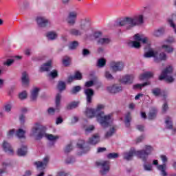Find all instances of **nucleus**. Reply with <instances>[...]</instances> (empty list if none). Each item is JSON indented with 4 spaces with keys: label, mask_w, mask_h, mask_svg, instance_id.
<instances>
[{
    "label": "nucleus",
    "mask_w": 176,
    "mask_h": 176,
    "mask_svg": "<svg viewBox=\"0 0 176 176\" xmlns=\"http://www.w3.org/2000/svg\"><path fill=\"white\" fill-rule=\"evenodd\" d=\"M144 14H136L132 16H125L117 22V25L124 27L126 31L133 30L134 27H140L144 24Z\"/></svg>",
    "instance_id": "f257e3e1"
},
{
    "label": "nucleus",
    "mask_w": 176,
    "mask_h": 176,
    "mask_svg": "<svg viewBox=\"0 0 176 176\" xmlns=\"http://www.w3.org/2000/svg\"><path fill=\"white\" fill-rule=\"evenodd\" d=\"M153 151V148L151 146H146L145 149L140 150V151H135V150H131L129 152L124 153L123 154V158L124 160H133V157L134 155L135 156H138L139 159H141L143 162H146L148 160V157L149 155L152 153V151Z\"/></svg>",
    "instance_id": "f03ea898"
},
{
    "label": "nucleus",
    "mask_w": 176,
    "mask_h": 176,
    "mask_svg": "<svg viewBox=\"0 0 176 176\" xmlns=\"http://www.w3.org/2000/svg\"><path fill=\"white\" fill-rule=\"evenodd\" d=\"M104 108H105L104 104H98L96 109H95V112H96L97 120L100 124H101L102 127H108L109 123L112 122V115L109 114L104 116V112L101 111Z\"/></svg>",
    "instance_id": "7ed1b4c3"
},
{
    "label": "nucleus",
    "mask_w": 176,
    "mask_h": 176,
    "mask_svg": "<svg viewBox=\"0 0 176 176\" xmlns=\"http://www.w3.org/2000/svg\"><path fill=\"white\" fill-rule=\"evenodd\" d=\"M46 135V126L39 122H36L32 126L30 136L32 137L36 141L42 140Z\"/></svg>",
    "instance_id": "20e7f679"
},
{
    "label": "nucleus",
    "mask_w": 176,
    "mask_h": 176,
    "mask_svg": "<svg viewBox=\"0 0 176 176\" xmlns=\"http://www.w3.org/2000/svg\"><path fill=\"white\" fill-rule=\"evenodd\" d=\"M89 28H90V19L85 18L81 19L80 29L73 28L69 30V34L72 35V36H80L81 35H83L85 31H87Z\"/></svg>",
    "instance_id": "39448f33"
},
{
    "label": "nucleus",
    "mask_w": 176,
    "mask_h": 176,
    "mask_svg": "<svg viewBox=\"0 0 176 176\" xmlns=\"http://www.w3.org/2000/svg\"><path fill=\"white\" fill-rule=\"evenodd\" d=\"M174 71V69L173 68V66L168 65L167 66L161 73V75L159 76L160 80H163L165 79L166 82L168 83H173L174 82L175 79L171 74H173V72Z\"/></svg>",
    "instance_id": "423d86ee"
},
{
    "label": "nucleus",
    "mask_w": 176,
    "mask_h": 176,
    "mask_svg": "<svg viewBox=\"0 0 176 176\" xmlns=\"http://www.w3.org/2000/svg\"><path fill=\"white\" fill-rule=\"evenodd\" d=\"M96 164L98 167H100V175H107V174L109 173V170L111 168V166H110L111 162L109 161L96 162Z\"/></svg>",
    "instance_id": "0eeeda50"
},
{
    "label": "nucleus",
    "mask_w": 176,
    "mask_h": 176,
    "mask_svg": "<svg viewBox=\"0 0 176 176\" xmlns=\"http://www.w3.org/2000/svg\"><path fill=\"white\" fill-rule=\"evenodd\" d=\"M124 68V63L122 61H111L110 63V69L113 74L122 72Z\"/></svg>",
    "instance_id": "6e6552de"
},
{
    "label": "nucleus",
    "mask_w": 176,
    "mask_h": 176,
    "mask_svg": "<svg viewBox=\"0 0 176 176\" xmlns=\"http://www.w3.org/2000/svg\"><path fill=\"white\" fill-rule=\"evenodd\" d=\"M161 160L163 162V164L162 165H158L157 166V170H159V171L161 172V175L162 176H167V172L166 171V170H167V165L166 164V163L168 162V159L167 158V156L166 155H161Z\"/></svg>",
    "instance_id": "1a4fd4ad"
},
{
    "label": "nucleus",
    "mask_w": 176,
    "mask_h": 176,
    "mask_svg": "<svg viewBox=\"0 0 176 176\" xmlns=\"http://www.w3.org/2000/svg\"><path fill=\"white\" fill-rule=\"evenodd\" d=\"M76 19H78V12L71 11L68 13L66 21L69 25L76 24Z\"/></svg>",
    "instance_id": "9d476101"
},
{
    "label": "nucleus",
    "mask_w": 176,
    "mask_h": 176,
    "mask_svg": "<svg viewBox=\"0 0 176 176\" xmlns=\"http://www.w3.org/2000/svg\"><path fill=\"white\" fill-rule=\"evenodd\" d=\"M107 90L109 93L111 94H118V93H120L123 91V87L119 84H114L111 86H109L107 87Z\"/></svg>",
    "instance_id": "9b49d317"
},
{
    "label": "nucleus",
    "mask_w": 176,
    "mask_h": 176,
    "mask_svg": "<svg viewBox=\"0 0 176 176\" xmlns=\"http://www.w3.org/2000/svg\"><path fill=\"white\" fill-rule=\"evenodd\" d=\"M133 39H135V41L142 42L144 45H148V46L151 45L149 38L144 34H136L134 35Z\"/></svg>",
    "instance_id": "f8f14e48"
},
{
    "label": "nucleus",
    "mask_w": 176,
    "mask_h": 176,
    "mask_svg": "<svg viewBox=\"0 0 176 176\" xmlns=\"http://www.w3.org/2000/svg\"><path fill=\"white\" fill-rule=\"evenodd\" d=\"M50 160V156H46L43 158V162L38 161L34 162V166H36V168H41V170H45L49 164V161Z\"/></svg>",
    "instance_id": "ddd939ff"
},
{
    "label": "nucleus",
    "mask_w": 176,
    "mask_h": 176,
    "mask_svg": "<svg viewBox=\"0 0 176 176\" xmlns=\"http://www.w3.org/2000/svg\"><path fill=\"white\" fill-rule=\"evenodd\" d=\"M84 94L86 96L87 104H91L93 102V97H94V90L87 88L84 90Z\"/></svg>",
    "instance_id": "4468645a"
},
{
    "label": "nucleus",
    "mask_w": 176,
    "mask_h": 176,
    "mask_svg": "<svg viewBox=\"0 0 176 176\" xmlns=\"http://www.w3.org/2000/svg\"><path fill=\"white\" fill-rule=\"evenodd\" d=\"M36 23L38 25V27L41 28H45V27H47L50 24V21L49 19H47L45 17L38 16L36 19Z\"/></svg>",
    "instance_id": "2eb2a0df"
},
{
    "label": "nucleus",
    "mask_w": 176,
    "mask_h": 176,
    "mask_svg": "<svg viewBox=\"0 0 176 176\" xmlns=\"http://www.w3.org/2000/svg\"><path fill=\"white\" fill-rule=\"evenodd\" d=\"M167 60V54L164 52L157 53L156 51L154 61L155 63H161V61H166Z\"/></svg>",
    "instance_id": "dca6fc26"
},
{
    "label": "nucleus",
    "mask_w": 176,
    "mask_h": 176,
    "mask_svg": "<svg viewBox=\"0 0 176 176\" xmlns=\"http://www.w3.org/2000/svg\"><path fill=\"white\" fill-rule=\"evenodd\" d=\"M2 146L3 148V151H5V152L8 153V155H13L14 151H13V148L12 147V146L9 142L4 141L3 142Z\"/></svg>",
    "instance_id": "f3484780"
},
{
    "label": "nucleus",
    "mask_w": 176,
    "mask_h": 176,
    "mask_svg": "<svg viewBox=\"0 0 176 176\" xmlns=\"http://www.w3.org/2000/svg\"><path fill=\"white\" fill-rule=\"evenodd\" d=\"M133 80H134V76L126 75L122 76L121 79V83H124V85H131Z\"/></svg>",
    "instance_id": "a211bd4d"
},
{
    "label": "nucleus",
    "mask_w": 176,
    "mask_h": 176,
    "mask_svg": "<svg viewBox=\"0 0 176 176\" xmlns=\"http://www.w3.org/2000/svg\"><path fill=\"white\" fill-rule=\"evenodd\" d=\"M100 142V135L98 133L94 134L92 137L88 140V144L91 145H97Z\"/></svg>",
    "instance_id": "6ab92c4d"
},
{
    "label": "nucleus",
    "mask_w": 176,
    "mask_h": 176,
    "mask_svg": "<svg viewBox=\"0 0 176 176\" xmlns=\"http://www.w3.org/2000/svg\"><path fill=\"white\" fill-rule=\"evenodd\" d=\"M85 115L87 118L91 119L96 116L97 119V113L96 112V109L91 108H87L86 111H85Z\"/></svg>",
    "instance_id": "aec40b11"
},
{
    "label": "nucleus",
    "mask_w": 176,
    "mask_h": 176,
    "mask_svg": "<svg viewBox=\"0 0 176 176\" xmlns=\"http://www.w3.org/2000/svg\"><path fill=\"white\" fill-rule=\"evenodd\" d=\"M165 31H166V29H164V28H160L157 30H155L152 32V35H153V36H155V38H159V37L162 36V35H163V34H164Z\"/></svg>",
    "instance_id": "412c9836"
},
{
    "label": "nucleus",
    "mask_w": 176,
    "mask_h": 176,
    "mask_svg": "<svg viewBox=\"0 0 176 176\" xmlns=\"http://www.w3.org/2000/svg\"><path fill=\"white\" fill-rule=\"evenodd\" d=\"M22 85L24 86H28L30 83V77L28 76V73L27 72H23L21 76Z\"/></svg>",
    "instance_id": "4be33fe9"
},
{
    "label": "nucleus",
    "mask_w": 176,
    "mask_h": 176,
    "mask_svg": "<svg viewBox=\"0 0 176 176\" xmlns=\"http://www.w3.org/2000/svg\"><path fill=\"white\" fill-rule=\"evenodd\" d=\"M109 43H111V38L108 37L100 38L97 40V44L101 45L102 46L109 45Z\"/></svg>",
    "instance_id": "5701e85b"
},
{
    "label": "nucleus",
    "mask_w": 176,
    "mask_h": 176,
    "mask_svg": "<svg viewBox=\"0 0 176 176\" xmlns=\"http://www.w3.org/2000/svg\"><path fill=\"white\" fill-rule=\"evenodd\" d=\"M153 72H146L144 74H141L139 76L140 80H144V79H151V78H153Z\"/></svg>",
    "instance_id": "b1692460"
},
{
    "label": "nucleus",
    "mask_w": 176,
    "mask_h": 176,
    "mask_svg": "<svg viewBox=\"0 0 176 176\" xmlns=\"http://www.w3.org/2000/svg\"><path fill=\"white\" fill-rule=\"evenodd\" d=\"M52 68V60H49L40 67V72L50 71Z\"/></svg>",
    "instance_id": "393cba45"
},
{
    "label": "nucleus",
    "mask_w": 176,
    "mask_h": 176,
    "mask_svg": "<svg viewBox=\"0 0 176 176\" xmlns=\"http://www.w3.org/2000/svg\"><path fill=\"white\" fill-rule=\"evenodd\" d=\"M153 96H155V97H159V96H163L164 98H166V97H167V94H163L162 92V89H160V88H153L151 90Z\"/></svg>",
    "instance_id": "a878e982"
},
{
    "label": "nucleus",
    "mask_w": 176,
    "mask_h": 176,
    "mask_svg": "<svg viewBox=\"0 0 176 176\" xmlns=\"http://www.w3.org/2000/svg\"><path fill=\"white\" fill-rule=\"evenodd\" d=\"M157 114V110L156 108L153 107L148 112V119L149 120H153V119L156 118V115Z\"/></svg>",
    "instance_id": "bb28decb"
},
{
    "label": "nucleus",
    "mask_w": 176,
    "mask_h": 176,
    "mask_svg": "<svg viewBox=\"0 0 176 176\" xmlns=\"http://www.w3.org/2000/svg\"><path fill=\"white\" fill-rule=\"evenodd\" d=\"M144 57L146 58H151V57H153L155 60V57L156 56V51L153 50L152 48H149L148 51L144 53Z\"/></svg>",
    "instance_id": "cd10ccee"
},
{
    "label": "nucleus",
    "mask_w": 176,
    "mask_h": 176,
    "mask_svg": "<svg viewBox=\"0 0 176 176\" xmlns=\"http://www.w3.org/2000/svg\"><path fill=\"white\" fill-rule=\"evenodd\" d=\"M39 93V88H34L31 92V100L35 101L38 98V94Z\"/></svg>",
    "instance_id": "c85d7f7f"
},
{
    "label": "nucleus",
    "mask_w": 176,
    "mask_h": 176,
    "mask_svg": "<svg viewBox=\"0 0 176 176\" xmlns=\"http://www.w3.org/2000/svg\"><path fill=\"white\" fill-rule=\"evenodd\" d=\"M46 36L48 39H50V41H54V39H57V33L56 32H48L46 34Z\"/></svg>",
    "instance_id": "c756f323"
},
{
    "label": "nucleus",
    "mask_w": 176,
    "mask_h": 176,
    "mask_svg": "<svg viewBox=\"0 0 176 176\" xmlns=\"http://www.w3.org/2000/svg\"><path fill=\"white\" fill-rule=\"evenodd\" d=\"M78 105H79L78 102H73L69 103L67 105L66 109H67V111H71L72 109H75V108H78Z\"/></svg>",
    "instance_id": "7c9ffc66"
},
{
    "label": "nucleus",
    "mask_w": 176,
    "mask_h": 176,
    "mask_svg": "<svg viewBox=\"0 0 176 176\" xmlns=\"http://www.w3.org/2000/svg\"><path fill=\"white\" fill-rule=\"evenodd\" d=\"M18 156H25L27 155V146H23L18 149Z\"/></svg>",
    "instance_id": "2f4dec72"
},
{
    "label": "nucleus",
    "mask_w": 176,
    "mask_h": 176,
    "mask_svg": "<svg viewBox=\"0 0 176 176\" xmlns=\"http://www.w3.org/2000/svg\"><path fill=\"white\" fill-rule=\"evenodd\" d=\"M131 47H135V49H140L141 47V43L139 41L135 40L133 41H131L129 43Z\"/></svg>",
    "instance_id": "473e14b6"
},
{
    "label": "nucleus",
    "mask_w": 176,
    "mask_h": 176,
    "mask_svg": "<svg viewBox=\"0 0 176 176\" xmlns=\"http://www.w3.org/2000/svg\"><path fill=\"white\" fill-rule=\"evenodd\" d=\"M104 65H107V60H105V58H101L98 60L97 67H98V68H104Z\"/></svg>",
    "instance_id": "72a5a7b5"
},
{
    "label": "nucleus",
    "mask_w": 176,
    "mask_h": 176,
    "mask_svg": "<svg viewBox=\"0 0 176 176\" xmlns=\"http://www.w3.org/2000/svg\"><path fill=\"white\" fill-rule=\"evenodd\" d=\"M94 125H85L84 126V130L85 131V134H89L91 133V131H94Z\"/></svg>",
    "instance_id": "f704fd0d"
},
{
    "label": "nucleus",
    "mask_w": 176,
    "mask_h": 176,
    "mask_svg": "<svg viewBox=\"0 0 176 176\" xmlns=\"http://www.w3.org/2000/svg\"><path fill=\"white\" fill-rule=\"evenodd\" d=\"M45 137L49 140V141H57L60 138L58 135H54L52 134H47L45 133Z\"/></svg>",
    "instance_id": "c9c22d12"
},
{
    "label": "nucleus",
    "mask_w": 176,
    "mask_h": 176,
    "mask_svg": "<svg viewBox=\"0 0 176 176\" xmlns=\"http://www.w3.org/2000/svg\"><path fill=\"white\" fill-rule=\"evenodd\" d=\"M162 48L164 49L166 53H173L174 52V47L168 45H162Z\"/></svg>",
    "instance_id": "e433bc0d"
},
{
    "label": "nucleus",
    "mask_w": 176,
    "mask_h": 176,
    "mask_svg": "<svg viewBox=\"0 0 176 176\" xmlns=\"http://www.w3.org/2000/svg\"><path fill=\"white\" fill-rule=\"evenodd\" d=\"M165 123L166 124L167 129H173V120H171L170 117H166Z\"/></svg>",
    "instance_id": "4c0bfd02"
},
{
    "label": "nucleus",
    "mask_w": 176,
    "mask_h": 176,
    "mask_svg": "<svg viewBox=\"0 0 176 176\" xmlns=\"http://www.w3.org/2000/svg\"><path fill=\"white\" fill-rule=\"evenodd\" d=\"M62 62L65 67H68V65L71 64V58H69V56H64Z\"/></svg>",
    "instance_id": "58836bf2"
},
{
    "label": "nucleus",
    "mask_w": 176,
    "mask_h": 176,
    "mask_svg": "<svg viewBox=\"0 0 176 176\" xmlns=\"http://www.w3.org/2000/svg\"><path fill=\"white\" fill-rule=\"evenodd\" d=\"M25 134V131L22 129H19L16 131V135L18 136L19 138H25L24 135Z\"/></svg>",
    "instance_id": "ea45409f"
},
{
    "label": "nucleus",
    "mask_w": 176,
    "mask_h": 176,
    "mask_svg": "<svg viewBox=\"0 0 176 176\" xmlns=\"http://www.w3.org/2000/svg\"><path fill=\"white\" fill-rule=\"evenodd\" d=\"M58 89L59 90V91H63L64 90H65V82H64V81H59L58 83Z\"/></svg>",
    "instance_id": "a19ab883"
},
{
    "label": "nucleus",
    "mask_w": 176,
    "mask_h": 176,
    "mask_svg": "<svg viewBox=\"0 0 176 176\" xmlns=\"http://www.w3.org/2000/svg\"><path fill=\"white\" fill-rule=\"evenodd\" d=\"M149 85H151V83H149V82H144L143 84H136V85H133V89H142V87H145V86H149Z\"/></svg>",
    "instance_id": "79ce46f5"
},
{
    "label": "nucleus",
    "mask_w": 176,
    "mask_h": 176,
    "mask_svg": "<svg viewBox=\"0 0 176 176\" xmlns=\"http://www.w3.org/2000/svg\"><path fill=\"white\" fill-rule=\"evenodd\" d=\"M78 46H79V43L78 41H74L69 44V49L70 50H75Z\"/></svg>",
    "instance_id": "37998d69"
},
{
    "label": "nucleus",
    "mask_w": 176,
    "mask_h": 176,
    "mask_svg": "<svg viewBox=\"0 0 176 176\" xmlns=\"http://www.w3.org/2000/svg\"><path fill=\"white\" fill-rule=\"evenodd\" d=\"M80 90H82V87H80V86L78 85V86L74 87L71 90V94H76V93H79Z\"/></svg>",
    "instance_id": "c03bdc74"
},
{
    "label": "nucleus",
    "mask_w": 176,
    "mask_h": 176,
    "mask_svg": "<svg viewBox=\"0 0 176 176\" xmlns=\"http://www.w3.org/2000/svg\"><path fill=\"white\" fill-rule=\"evenodd\" d=\"M107 159H118L119 154L118 153H111L107 155Z\"/></svg>",
    "instance_id": "a18cd8bd"
},
{
    "label": "nucleus",
    "mask_w": 176,
    "mask_h": 176,
    "mask_svg": "<svg viewBox=\"0 0 176 176\" xmlns=\"http://www.w3.org/2000/svg\"><path fill=\"white\" fill-rule=\"evenodd\" d=\"M60 102H61V94H58L56 95V108H59L60 107Z\"/></svg>",
    "instance_id": "49530a36"
},
{
    "label": "nucleus",
    "mask_w": 176,
    "mask_h": 176,
    "mask_svg": "<svg viewBox=\"0 0 176 176\" xmlns=\"http://www.w3.org/2000/svg\"><path fill=\"white\" fill-rule=\"evenodd\" d=\"M165 42H166V43H176V40H175V37L174 36H168Z\"/></svg>",
    "instance_id": "de8ad7c7"
},
{
    "label": "nucleus",
    "mask_w": 176,
    "mask_h": 176,
    "mask_svg": "<svg viewBox=\"0 0 176 176\" xmlns=\"http://www.w3.org/2000/svg\"><path fill=\"white\" fill-rule=\"evenodd\" d=\"M48 76L54 79V78H57V76H58V72H57V70H53L48 74Z\"/></svg>",
    "instance_id": "09e8293b"
},
{
    "label": "nucleus",
    "mask_w": 176,
    "mask_h": 176,
    "mask_svg": "<svg viewBox=\"0 0 176 176\" xmlns=\"http://www.w3.org/2000/svg\"><path fill=\"white\" fill-rule=\"evenodd\" d=\"M74 148L72 147V143L67 144L65 148V153H69Z\"/></svg>",
    "instance_id": "8fccbe9b"
},
{
    "label": "nucleus",
    "mask_w": 176,
    "mask_h": 176,
    "mask_svg": "<svg viewBox=\"0 0 176 176\" xmlns=\"http://www.w3.org/2000/svg\"><path fill=\"white\" fill-rule=\"evenodd\" d=\"M104 76L106 79H108V80H113V76L109 72V71H106L104 73Z\"/></svg>",
    "instance_id": "3c124183"
},
{
    "label": "nucleus",
    "mask_w": 176,
    "mask_h": 176,
    "mask_svg": "<svg viewBox=\"0 0 176 176\" xmlns=\"http://www.w3.org/2000/svg\"><path fill=\"white\" fill-rule=\"evenodd\" d=\"M143 167L145 170V171H153V168H152V164H144L143 165Z\"/></svg>",
    "instance_id": "603ef678"
},
{
    "label": "nucleus",
    "mask_w": 176,
    "mask_h": 176,
    "mask_svg": "<svg viewBox=\"0 0 176 176\" xmlns=\"http://www.w3.org/2000/svg\"><path fill=\"white\" fill-rule=\"evenodd\" d=\"M114 133L115 128L113 127L110 129V131L107 132V133L105 134L106 138H109V137H111V135H113Z\"/></svg>",
    "instance_id": "864d4df0"
},
{
    "label": "nucleus",
    "mask_w": 176,
    "mask_h": 176,
    "mask_svg": "<svg viewBox=\"0 0 176 176\" xmlns=\"http://www.w3.org/2000/svg\"><path fill=\"white\" fill-rule=\"evenodd\" d=\"M74 79L76 80H80L82 79V73L76 72L74 75Z\"/></svg>",
    "instance_id": "5fc2aeb1"
},
{
    "label": "nucleus",
    "mask_w": 176,
    "mask_h": 176,
    "mask_svg": "<svg viewBox=\"0 0 176 176\" xmlns=\"http://www.w3.org/2000/svg\"><path fill=\"white\" fill-rule=\"evenodd\" d=\"M13 63H14V60L8 59L6 62L3 63V65H7V67H10V65H12Z\"/></svg>",
    "instance_id": "6e6d98bb"
},
{
    "label": "nucleus",
    "mask_w": 176,
    "mask_h": 176,
    "mask_svg": "<svg viewBox=\"0 0 176 176\" xmlns=\"http://www.w3.org/2000/svg\"><path fill=\"white\" fill-rule=\"evenodd\" d=\"M20 100H25L27 98V92L25 91H23L19 94Z\"/></svg>",
    "instance_id": "4d7b16f0"
},
{
    "label": "nucleus",
    "mask_w": 176,
    "mask_h": 176,
    "mask_svg": "<svg viewBox=\"0 0 176 176\" xmlns=\"http://www.w3.org/2000/svg\"><path fill=\"white\" fill-rule=\"evenodd\" d=\"M75 158L74 157H69L66 160V163L67 164H71V163H74Z\"/></svg>",
    "instance_id": "13d9d810"
},
{
    "label": "nucleus",
    "mask_w": 176,
    "mask_h": 176,
    "mask_svg": "<svg viewBox=\"0 0 176 176\" xmlns=\"http://www.w3.org/2000/svg\"><path fill=\"white\" fill-rule=\"evenodd\" d=\"M94 36L95 39H100V36H102V33L101 32H96L94 33Z\"/></svg>",
    "instance_id": "bf43d9fd"
},
{
    "label": "nucleus",
    "mask_w": 176,
    "mask_h": 176,
    "mask_svg": "<svg viewBox=\"0 0 176 176\" xmlns=\"http://www.w3.org/2000/svg\"><path fill=\"white\" fill-rule=\"evenodd\" d=\"M19 120L21 124H24L25 123V116L23 114H21L19 116Z\"/></svg>",
    "instance_id": "052dcab7"
},
{
    "label": "nucleus",
    "mask_w": 176,
    "mask_h": 176,
    "mask_svg": "<svg viewBox=\"0 0 176 176\" xmlns=\"http://www.w3.org/2000/svg\"><path fill=\"white\" fill-rule=\"evenodd\" d=\"M15 131L16 130L14 129L10 130L7 134L8 138H10V137H13Z\"/></svg>",
    "instance_id": "680f3d73"
},
{
    "label": "nucleus",
    "mask_w": 176,
    "mask_h": 176,
    "mask_svg": "<svg viewBox=\"0 0 176 176\" xmlns=\"http://www.w3.org/2000/svg\"><path fill=\"white\" fill-rule=\"evenodd\" d=\"M78 148H80V149L83 148V145H85V140H79L78 144H77Z\"/></svg>",
    "instance_id": "e2e57ef3"
},
{
    "label": "nucleus",
    "mask_w": 176,
    "mask_h": 176,
    "mask_svg": "<svg viewBox=\"0 0 176 176\" xmlns=\"http://www.w3.org/2000/svg\"><path fill=\"white\" fill-rule=\"evenodd\" d=\"M11 110H12V104H7L5 105V111L6 112H10Z\"/></svg>",
    "instance_id": "0e129e2a"
},
{
    "label": "nucleus",
    "mask_w": 176,
    "mask_h": 176,
    "mask_svg": "<svg viewBox=\"0 0 176 176\" xmlns=\"http://www.w3.org/2000/svg\"><path fill=\"white\" fill-rule=\"evenodd\" d=\"M94 85V81L90 80L85 82L86 87H91Z\"/></svg>",
    "instance_id": "69168bd1"
},
{
    "label": "nucleus",
    "mask_w": 176,
    "mask_h": 176,
    "mask_svg": "<svg viewBox=\"0 0 176 176\" xmlns=\"http://www.w3.org/2000/svg\"><path fill=\"white\" fill-rule=\"evenodd\" d=\"M47 112L49 115H54V112H56V110L53 107H50L47 109Z\"/></svg>",
    "instance_id": "338daca9"
},
{
    "label": "nucleus",
    "mask_w": 176,
    "mask_h": 176,
    "mask_svg": "<svg viewBox=\"0 0 176 176\" xmlns=\"http://www.w3.org/2000/svg\"><path fill=\"white\" fill-rule=\"evenodd\" d=\"M90 54V51L87 49H83L82 50V56H89Z\"/></svg>",
    "instance_id": "774afa93"
}]
</instances>
